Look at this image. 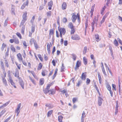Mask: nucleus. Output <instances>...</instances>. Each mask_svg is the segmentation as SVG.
Wrapping results in <instances>:
<instances>
[{
    "mask_svg": "<svg viewBox=\"0 0 122 122\" xmlns=\"http://www.w3.org/2000/svg\"><path fill=\"white\" fill-rule=\"evenodd\" d=\"M76 19L77 20L78 22L79 23L80 22V16L78 14H77L76 15H72L71 18L72 21L73 22H75Z\"/></svg>",
    "mask_w": 122,
    "mask_h": 122,
    "instance_id": "obj_1",
    "label": "nucleus"
},
{
    "mask_svg": "<svg viewBox=\"0 0 122 122\" xmlns=\"http://www.w3.org/2000/svg\"><path fill=\"white\" fill-rule=\"evenodd\" d=\"M97 19H96V17H95L94 18V19H93V22L92 23V31H93V30L94 29V24H96V26H97Z\"/></svg>",
    "mask_w": 122,
    "mask_h": 122,
    "instance_id": "obj_2",
    "label": "nucleus"
},
{
    "mask_svg": "<svg viewBox=\"0 0 122 122\" xmlns=\"http://www.w3.org/2000/svg\"><path fill=\"white\" fill-rule=\"evenodd\" d=\"M59 31L60 32V36L61 37H62V34L64 35L65 33L66 30L65 29L63 28H61L60 29H59Z\"/></svg>",
    "mask_w": 122,
    "mask_h": 122,
    "instance_id": "obj_3",
    "label": "nucleus"
},
{
    "mask_svg": "<svg viewBox=\"0 0 122 122\" xmlns=\"http://www.w3.org/2000/svg\"><path fill=\"white\" fill-rule=\"evenodd\" d=\"M71 38L72 40H79L80 39L79 36L77 34L72 35L71 37Z\"/></svg>",
    "mask_w": 122,
    "mask_h": 122,
    "instance_id": "obj_4",
    "label": "nucleus"
},
{
    "mask_svg": "<svg viewBox=\"0 0 122 122\" xmlns=\"http://www.w3.org/2000/svg\"><path fill=\"white\" fill-rule=\"evenodd\" d=\"M21 106V103L18 104L17 109H16L15 112L17 113V116L19 113L20 111V108Z\"/></svg>",
    "mask_w": 122,
    "mask_h": 122,
    "instance_id": "obj_5",
    "label": "nucleus"
},
{
    "mask_svg": "<svg viewBox=\"0 0 122 122\" xmlns=\"http://www.w3.org/2000/svg\"><path fill=\"white\" fill-rule=\"evenodd\" d=\"M19 81L20 85L23 89L24 88V84L21 78H19Z\"/></svg>",
    "mask_w": 122,
    "mask_h": 122,
    "instance_id": "obj_6",
    "label": "nucleus"
},
{
    "mask_svg": "<svg viewBox=\"0 0 122 122\" xmlns=\"http://www.w3.org/2000/svg\"><path fill=\"white\" fill-rule=\"evenodd\" d=\"M52 46L51 43H47V50L48 53H50V48Z\"/></svg>",
    "mask_w": 122,
    "mask_h": 122,
    "instance_id": "obj_7",
    "label": "nucleus"
},
{
    "mask_svg": "<svg viewBox=\"0 0 122 122\" xmlns=\"http://www.w3.org/2000/svg\"><path fill=\"white\" fill-rule=\"evenodd\" d=\"M86 73H83L81 74V79L83 80H85L86 77Z\"/></svg>",
    "mask_w": 122,
    "mask_h": 122,
    "instance_id": "obj_8",
    "label": "nucleus"
},
{
    "mask_svg": "<svg viewBox=\"0 0 122 122\" xmlns=\"http://www.w3.org/2000/svg\"><path fill=\"white\" fill-rule=\"evenodd\" d=\"M86 114L84 111H83L82 112V116L81 118V122H84V118L86 117Z\"/></svg>",
    "mask_w": 122,
    "mask_h": 122,
    "instance_id": "obj_9",
    "label": "nucleus"
},
{
    "mask_svg": "<svg viewBox=\"0 0 122 122\" xmlns=\"http://www.w3.org/2000/svg\"><path fill=\"white\" fill-rule=\"evenodd\" d=\"M29 3V1L28 0H27L22 5L21 8V9H23L26 6H28Z\"/></svg>",
    "mask_w": 122,
    "mask_h": 122,
    "instance_id": "obj_10",
    "label": "nucleus"
},
{
    "mask_svg": "<svg viewBox=\"0 0 122 122\" xmlns=\"http://www.w3.org/2000/svg\"><path fill=\"white\" fill-rule=\"evenodd\" d=\"M102 98L101 97H99L98 98V105L99 106L101 105L102 103Z\"/></svg>",
    "mask_w": 122,
    "mask_h": 122,
    "instance_id": "obj_11",
    "label": "nucleus"
},
{
    "mask_svg": "<svg viewBox=\"0 0 122 122\" xmlns=\"http://www.w3.org/2000/svg\"><path fill=\"white\" fill-rule=\"evenodd\" d=\"M17 56L19 61H22V58L21 55L20 53L18 54Z\"/></svg>",
    "mask_w": 122,
    "mask_h": 122,
    "instance_id": "obj_12",
    "label": "nucleus"
},
{
    "mask_svg": "<svg viewBox=\"0 0 122 122\" xmlns=\"http://www.w3.org/2000/svg\"><path fill=\"white\" fill-rule=\"evenodd\" d=\"M0 65L1 68L4 71L5 69V67L3 60H1L0 61Z\"/></svg>",
    "mask_w": 122,
    "mask_h": 122,
    "instance_id": "obj_13",
    "label": "nucleus"
},
{
    "mask_svg": "<svg viewBox=\"0 0 122 122\" xmlns=\"http://www.w3.org/2000/svg\"><path fill=\"white\" fill-rule=\"evenodd\" d=\"M80 65L81 63L79 61H77L76 62V67H75V70H76L78 68Z\"/></svg>",
    "mask_w": 122,
    "mask_h": 122,
    "instance_id": "obj_14",
    "label": "nucleus"
},
{
    "mask_svg": "<svg viewBox=\"0 0 122 122\" xmlns=\"http://www.w3.org/2000/svg\"><path fill=\"white\" fill-rule=\"evenodd\" d=\"M15 6L14 5H12L11 11L12 13L14 15H15Z\"/></svg>",
    "mask_w": 122,
    "mask_h": 122,
    "instance_id": "obj_15",
    "label": "nucleus"
},
{
    "mask_svg": "<svg viewBox=\"0 0 122 122\" xmlns=\"http://www.w3.org/2000/svg\"><path fill=\"white\" fill-rule=\"evenodd\" d=\"M27 13L26 12H25L22 15L23 20H27Z\"/></svg>",
    "mask_w": 122,
    "mask_h": 122,
    "instance_id": "obj_16",
    "label": "nucleus"
},
{
    "mask_svg": "<svg viewBox=\"0 0 122 122\" xmlns=\"http://www.w3.org/2000/svg\"><path fill=\"white\" fill-rule=\"evenodd\" d=\"M53 5V2L51 1H50L48 3V5L49 7L48 9L49 10H51V7Z\"/></svg>",
    "mask_w": 122,
    "mask_h": 122,
    "instance_id": "obj_17",
    "label": "nucleus"
},
{
    "mask_svg": "<svg viewBox=\"0 0 122 122\" xmlns=\"http://www.w3.org/2000/svg\"><path fill=\"white\" fill-rule=\"evenodd\" d=\"M5 59V66L7 67H8L9 66V65L8 64V60L6 59L5 58H4Z\"/></svg>",
    "mask_w": 122,
    "mask_h": 122,
    "instance_id": "obj_18",
    "label": "nucleus"
},
{
    "mask_svg": "<svg viewBox=\"0 0 122 122\" xmlns=\"http://www.w3.org/2000/svg\"><path fill=\"white\" fill-rule=\"evenodd\" d=\"M107 15H105L103 17L102 20L101 21H100V23L101 24L100 25V26L102 24L104 21L105 19L107 17Z\"/></svg>",
    "mask_w": 122,
    "mask_h": 122,
    "instance_id": "obj_19",
    "label": "nucleus"
},
{
    "mask_svg": "<svg viewBox=\"0 0 122 122\" xmlns=\"http://www.w3.org/2000/svg\"><path fill=\"white\" fill-rule=\"evenodd\" d=\"M62 9L63 10L65 9L66 8V5L65 2H64L62 5Z\"/></svg>",
    "mask_w": 122,
    "mask_h": 122,
    "instance_id": "obj_20",
    "label": "nucleus"
},
{
    "mask_svg": "<svg viewBox=\"0 0 122 122\" xmlns=\"http://www.w3.org/2000/svg\"><path fill=\"white\" fill-rule=\"evenodd\" d=\"M2 81L3 83L5 85V86H7V83L6 81V79L4 77V76L2 77Z\"/></svg>",
    "mask_w": 122,
    "mask_h": 122,
    "instance_id": "obj_21",
    "label": "nucleus"
},
{
    "mask_svg": "<svg viewBox=\"0 0 122 122\" xmlns=\"http://www.w3.org/2000/svg\"><path fill=\"white\" fill-rule=\"evenodd\" d=\"M44 79L43 78H41L40 79V85H42L44 83Z\"/></svg>",
    "mask_w": 122,
    "mask_h": 122,
    "instance_id": "obj_22",
    "label": "nucleus"
},
{
    "mask_svg": "<svg viewBox=\"0 0 122 122\" xmlns=\"http://www.w3.org/2000/svg\"><path fill=\"white\" fill-rule=\"evenodd\" d=\"M68 26L71 29L74 28V26H73L72 23L71 22H70L69 23Z\"/></svg>",
    "mask_w": 122,
    "mask_h": 122,
    "instance_id": "obj_23",
    "label": "nucleus"
},
{
    "mask_svg": "<svg viewBox=\"0 0 122 122\" xmlns=\"http://www.w3.org/2000/svg\"><path fill=\"white\" fill-rule=\"evenodd\" d=\"M6 47V45L4 43H3L1 48V49L2 51H3L5 48Z\"/></svg>",
    "mask_w": 122,
    "mask_h": 122,
    "instance_id": "obj_24",
    "label": "nucleus"
},
{
    "mask_svg": "<svg viewBox=\"0 0 122 122\" xmlns=\"http://www.w3.org/2000/svg\"><path fill=\"white\" fill-rule=\"evenodd\" d=\"M87 48L86 46H85L84 47L83 51V55H85L86 54L87 52Z\"/></svg>",
    "mask_w": 122,
    "mask_h": 122,
    "instance_id": "obj_25",
    "label": "nucleus"
},
{
    "mask_svg": "<svg viewBox=\"0 0 122 122\" xmlns=\"http://www.w3.org/2000/svg\"><path fill=\"white\" fill-rule=\"evenodd\" d=\"M42 66V64L41 63H40L38 66L37 68V70H40L41 69Z\"/></svg>",
    "mask_w": 122,
    "mask_h": 122,
    "instance_id": "obj_26",
    "label": "nucleus"
},
{
    "mask_svg": "<svg viewBox=\"0 0 122 122\" xmlns=\"http://www.w3.org/2000/svg\"><path fill=\"white\" fill-rule=\"evenodd\" d=\"M63 117L61 115H60L58 117V121L59 122H62Z\"/></svg>",
    "mask_w": 122,
    "mask_h": 122,
    "instance_id": "obj_27",
    "label": "nucleus"
},
{
    "mask_svg": "<svg viewBox=\"0 0 122 122\" xmlns=\"http://www.w3.org/2000/svg\"><path fill=\"white\" fill-rule=\"evenodd\" d=\"M36 42V41L33 38L31 39L30 41V43L31 45L33 43L34 44Z\"/></svg>",
    "mask_w": 122,
    "mask_h": 122,
    "instance_id": "obj_28",
    "label": "nucleus"
},
{
    "mask_svg": "<svg viewBox=\"0 0 122 122\" xmlns=\"http://www.w3.org/2000/svg\"><path fill=\"white\" fill-rule=\"evenodd\" d=\"M49 94L52 95L54 94L55 93L54 90L52 89L49 90Z\"/></svg>",
    "mask_w": 122,
    "mask_h": 122,
    "instance_id": "obj_29",
    "label": "nucleus"
},
{
    "mask_svg": "<svg viewBox=\"0 0 122 122\" xmlns=\"http://www.w3.org/2000/svg\"><path fill=\"white\" fill-rule=\"evenodd\" d=\"M10 49L13 52H15V49L13 45H11L10 46Z\"/></svg>",
    "mask_w": 122,
    "mask_h": 122,
    "instance_id": "obj_30",
    "label": "nucleus"
},
{
    "mask_svg": "<svg viewBox=\"0 0 122 122\" xmlns=\"http://www.w3.org/2000/svg\"><path fill=\"white\" fill-rule=\"evenodd\" d=\"M53 110H51L48 111L47 113V116L48 117H50L53 112Z\"/></svg>",
    "mask_w": 122,
    "mask_h": 122,
    "instance_id": "obj_31",
    "label": "nucleus"
},
{
    "mask_svg": "<svg viewBox=\"0 0 122 122\" xmlns=\"http://www.w3.org/2000/svg\"><path fill=\"white\" fill-rule=\"evenodd\" d=\"M49 88H47L46 87V88L44 90V92L46 94H47L49 92Z\"/></svg>",
    "mask_w": 122,
    "mask_h": 122,
    "instance_id": "obj_32",
    "label": "nucleus"
},
{
    "mask_svg": "<svg viewBox=\"0 0 122 122\" xmlns=\"http://www.w3.org/2000/svg\"><path fill=\"white\" fill-rule=\"evenodd\" d=\"M30 79L31 80V81H32V83L34 84V85L36 84V83L35 82V81L34 80V79H33L31 78V77L30 76H29Z\"/></svg>",
    "mask_w": 122,
    "mask_h": 122,
    "instance_id": "obj_33",
    "label": "nucleus"
},
{
    "mask_svg": "<svg viewBox=\"0 0 122 122\" xmlns=\"http://www.w3.org/2000/svg\"><path fill=\"white\" fill-rule=\"evenodd\" d=\"M83 61L84 64L85 65H86L87 63V59L86 57H84L83 58Z\"/></svg>",
    "mask_w": 122,
    "mask_h": 122,
    "instance_id": "obj_34",
    "label": "nucleus"
},
{
    "mask_svg": "<svg viewBox=\"0 0 122 122\" xmlns=\"http://www.w3.org/2000/svg\"><path fill=\"white\" fill-rule=\"evenodd\" d=\"M8 81L10 83L14 82L12 80V77L8 78Z\"/></svg>",
    "mask_w": 122,
    "mask_h": 122,
    "instance_id": "obj_35",
    "label": "nucleus"
},
{
    "mask_svg": "<svg viewBox=\"0 0 122 122\" xmlns=\"http://www.w3.org/2000/svg\"><path fill=\"white\" fill-rule=\"evenodd\" d=\"M71 29V34H74V32H75V29H74V28H72Z\"/></svg>",
    "mask_w": 122,
    "mask_h": 122,
    "instance_id": "obj_36",
    "label": "nucleus"
},
{
    "mask_svg": "<svg viewBox=\"0 0 122 122\" xmlns=\"http://www.w3.org/2000/svg\"><path fill=\"white\" fill-rule=\"evenodd\" d=\"M15 77H17L19 79V78H20L19 77V73L18 71H16L15 73Z\"/></svg>",
    "mask_w": 122,
    "mask_h": 122,
    "instance_id": "obj_37",
    "label": "nucleus"
},
{
    "mask_svg": "<svg viewBox=\"0 0 122 122\" xmlns=\"http://www.w3.org/2000/svg\"><path fill=\"white\" fill-rule=\"evenodd\" d=\"M77 101V98H73L72 99V101L73 103Z\"/></svg>",
    "mask_w": 122,
    "mask_h": 122,
    "instance_id": "obj_38",
    "label": "nucleus"
},
{
    "mask_svg": "<svg viewBox=\"0 0 122 122\" xmlns=\"http://www.w3.org/2000/svg\"><path fill=\"white\" fill-rule=\"evenodd\" d=\"M104 64L105 66H106V67L107 69L108 70V71H109V72H110V74H112V73L111 71L110 70V69H109V68L108 66L107 65L106 63H105Z\"/></svg>",
    "mask_w": 122,
    "mask_h": 122,
    "instance_id": "obj_39",
    "label": "nucleus"
},
{
    "mask_svg": "<svg viewBox=\"0 0 122 122\" xmlns=\"http://www.w3.org/2000/svg\"><path fill=\"white\" fill-rule=\"evenodd\" d=\"M26 21V20H22L20 23V26H21L22 25H23Z\"/></svg>",
    "mask_w": 122,
    "mask_h": 122,
    "instance_id": "obj_40",
    "label": "nucleus"
},
{
    "mask_svg": "<svg viewBox=\"0 0 122 122\" xmlns=\"http://www.w3.org/2000/svg\"><path fill=\"white\" fill-rule=\"evenodd\" d=\"M107 89L109 91L111 90V87L110 85L107 84Z\"/></svg>",
    "mask_w": 122,
    "mask_h": 122,
    "instance_id": "obj_41",
    "label": "nucleus"
},
{
    "mask_svg": "<svg viewBox=\"0 0 122 122\" xmlns=\"http://www.w3.org/2000/svg\"><path fill=\"white\" fill-rule=\"evenodd\" d=\"M114 44L116 46H117L118 45V42L115 39V40L114 41Z\"/></svg>",
    "mask_w": 122,
    "mask_h": 122,
    "instance_id": "obj_42",
    "label": "nucleus"
},
{
    "mask_svg": "<svg viewBox=\"0 0 122 122\" xmlns=\"http://www.w3.org/2000/svg\"><path fill=\"white\" fill-rule=\"evenodd\" d=\"M16 35L20 39H21V34L20 33L17 32L16 33Z\"/></svg>",
    "mask_w": 122,
    "mask_h": 122,
    "instance_id": "obj_43",
    "label": "nucleus"
},
{
    "mask_svg": "<svg viewBox=\"0 0 122 122\" xmlns=\"http://www.w3.org/2000/svg\"><path fill=\"white\" fill-rule=\"evenodd\" d=\"M10 57L11 60L13 64L14 63V57L13 56H10Z\"/></svg>",
    "mask_w": 122,
    "mask_h": 122,
    "instance_id": "obj_44",
    "label": "nucleus"
},
{
    "mask_svg": "<svg viewBox=\"0 0 122 122\" xmlns=\"http://www.w3.org/2000/svg\"><path fill=\"white\" fill-rule=\"evenodd\" d=\"M51 15V11H49L47 13V16H50Z\"/></svg>",
    "mask_w": 122,
    "mask_h": 122,
    "instance_id": "obj_45",
    "label": "nucleus"
},
{
    "mask_svg": "<svg viewBox=\"0 0 122 122\" xmlns=\"http://www.w3.org/2000/svg\"><path fill=\"white\" fill-rule=\"evenodd\" d=\"M8 74V78L11 77V76L10 75V71H8L7 72Z\"/></svg>",
    "mask_w": 122,
    "mask_h": 122,
    "instance_id": "obj_46",
    "label": "nucleus"
},
{
    "mask_svg": "<svg viewBox=\"0 0 122 122\" xmlns=\"http://www.w3.org/2000/svg\"><path fill=\"white\" fill-rule=\"evenodd\" d=\"M90 80L88 78H87L86 80V84L87 85L89 84L90 82Z\"/></svg>",
    "mask_w": 122,
    "mask_h": 122,
    "instance_id": "obj_47",
    "label": "nucleus"
},
{
    "mask_svg": "<svg viewBox=\"0 0 122 122\" xmlns=\"http://www.w3.org/2000/svg\"><path fill=\"white\" fill-rule=\"evenodd\" d=\"M25 29V26H23L21 30V33L22 34H24Z\"/></svg>",
    "mask_w": 122,
    "mask_h": 122,
    "instance_id": "obj_48",
    "label": "nucleus"
},
{
    "mask_svg": "<svg viewBox=\"0 0 122 122\" xmlns=\"http://www.w3.org/2000/svg\"><path fill=\"white\" fill-rule=\"evenodd\" d=\"M34 44V46H35V49L36 50L38 48V45H37V43L36 42Z\"/></svg>",
    "mask_w": 122,
    "mask_h": 122,
    "instance_id": "obj_49",
    "label": "nucleus"
},
{
    "mask_svg": "<svg viewBox=\"0 0 122 122\" xmlns=\"http://www.w3.org/2000/svg\"><path fill=\"white\" fill-rule=\"evenodd\" d=\"M44 6L43 5H40L39 7V10H42L44 8Z\"/></svg>",
    "mask_w": 122,
    "mask_h": 122,
    "instance_id": "obj_50",
    "label": "nucleus"
},
{
    "mask_svg": "<svg viewBox=\"0 0 122 122\" xmlns=\"http://www.w3.org/2000/svg\"><path fill=\"white\" fill-rule=\"evenodd\" d=\"M22 55L24 58H25L26 55L25 51L24 50L23 51V54H22Z\"/></svg>",
    "mask_w": 122,
    "mask_h": 122,
    "instance_id": "obj_51",
    "label": "nucleus"
},
{
    "mask_svg": "<svg viewBox=\"0 0 122 122\" xmlns=\"http://www.w3.org/2000/svg\"><path fill=\"white\" fill-rule=\"evenodd\" d=\"M38 56L39 59L41 61L42 60V58L41 57V55L40 54H39L38 55Z\"/></svg>",
    "mask_w": 122,
    "mask_h": 122,
    "instance_id": "obj_52",
    "label": "nucleus"
},
{
    "mask_svg": "<svg viewBox=\"0 0 122 122\" xmlns=\"http://www.w3.org/2000/svg\"><path fill=\"white\" fill-rule=\"evenodd\" d=\"M10 102V101H9L5 103L3 105V106H4V107H5L7 106L9 103Z\"/></svg>",
    "mask_w": 122,
    "mask_h": 122,
    "instance_id": "obj_53",
    "label": "nucleus"
},
{
    "mask_svg": "<svg viewBox=\"0 0 122 122\" xmlns=\"http://www.w3.org/2000/svg\"><path fill=\"white\" fill-rule=\"evenodd\" d=\"M10 84L12 86L14 87L15 88H16V86H15V84L14 82L11 83Z\"/></svg>",
    "mask_w": 122,
    "mask_h": 122,
    "instance_id": "obj_54",
    "label": "nucleus"
},
{
    "mask_svg": "<svg viewBox=\"0 0 122 122\" xmlns=\"http://www.w3.org/2000/svg\"><path fill=\"white\" fill-rule=\"evenodd\" d=\"M8 19L7 18V19H6L5 22V23H4V26H6L7 25V21H8Z\"/></svg>",
    "mask_w": 122,
    "mask_h": 122,
    "instance_id": "obj_55",
    "label": "nucleus"
},
{
    "mask_svg": "<svg viewBox=\"0 0 122 122\" xmlns=\"http://www.w3.org/2000/svg\"><path fill=\"white\" fill-rule=\"evenodd\" d=\"M72 58L73 59V60L74 61L75 60H76V55L74 54H72Z\"/></svg>",
    "mask_w": 122,
    "mask_h": 122,
    "instance_id": "obj_56",
    "label": "nucleus"
},
{
    "mask_svg": "<svg viewBox=\"0 0 122 122\" xmlns=\"http://www.w3.org/2000/svg\"><path fill=\"white\" fill-rule=\"evenodd\" d=\"M67 21V19L66 18H64L62 19V21L64 23L66 22Z\"/></svg>",
    "mask_w": 122,
    "mask_h": 122,
    "instance_id": "obj_57",
    "label": "nucleus"
},
{
    "mask_svg": "<svg viewBox=\"0 0 122 122\" xmlns=\"http://www.w3.org/2000/svg\"><path fill=\"white\" fill-rule=\"evenodd\" d=\"M102 71L104 76H105V77H106L107 76V75L105 71V69H104L102 70Z\"/></svg>",
    "mask_w": 122,
    "mask_h": 122,
    "instance_id": "obj_58",
    "label": "nucleus"
},
{
    "mask_svg": "<svg viewBox=\"0 0 122 122\" xmlns=\"http://www.w3.org/2000/svg\"><path fill=\"white\" fill-rule=\"evenodd\" d=\"M14 41L15 42L16 44H18L19 43V41L17 39H15Z\"/></svg>",
    "mask_w": 122,
    "mask_h": 122,
    "instance_id": "obj_59",
    "label": "nucleus"
},
{
    "mask_svg": "<svg viewBox=\"0 0 122 122\" xmlns=\"http://www.w3.org/2000/svg\"><path fill=\"white\" fill-rule=\"evenodd\" d=\"M22 43L23 44V45L24 46H25V47H26L27 46V45H26V42L24 41L22 42Z\"/></svg>",
    "mask_w": 122,
    "mask_h": 122,
    "instance_id": "obj_60",
    "label": "nucleus"
},
{
    "mask_svg": "<svg viewBox=\"0 0 122 122\" xmlns=\"http://www.w3.org/2000/svg\"><path fill=\"white\" fill-rule=\"evenodd\" d=\"M11 118V117H9L8 118L6 119L4 122H7Z\"/></svg>",
    "mask_w": 122,
    "mask_h": 122,
    "instance_id": "obj_61",
    "label": "nucleus"
},
{
    "mask_svg": "<svg viewBox=\"0 0 122 122\" xmlns=\"http://www.w3.org/2000/svg\"><path fill=\"white\" fill-rule=\"evenodd\" d=\"M9 52L6 51V52L5 54V58L7 57L9 55Z\"/></svg>",
    "mask_w": 122,
    "mask_h": 122,
    "instance_id": "obj_62",
    "label": "nucleus"
},
{
    "mask_svg": "<svg viewBox=\"0 0 122 122\" xmlns=\"http://www.w3.org/2000/svg\"><path fill=\"white\" fill-rule=\"evenodd\" d=\"M5 111L4 110H3L0 113V114L2 116L5 113Z\"/></svg>",
    "mask_w": 122,
    "mask_h": 122,
    "instance_id": "obj_63",
    "label": "nucleus"
},
{
    "mask_svg": "<svg viewBox=\"0 0 122 122\" xmlns=\"http://www.w3.org/2000/svg\"><path fill=\"white\" fill-rule=\"evenodd\" d=\"M68 44V41H65L64 42V44L65 46H66Z\"/></svg>",
    "mask_w": 122,
    "mask_h": 122,
    "instance_id": "obj_64",
    "label": "nucleus"
}]
</instances>
